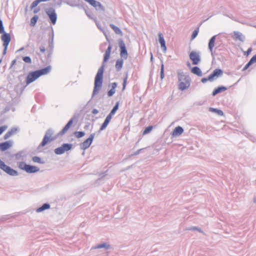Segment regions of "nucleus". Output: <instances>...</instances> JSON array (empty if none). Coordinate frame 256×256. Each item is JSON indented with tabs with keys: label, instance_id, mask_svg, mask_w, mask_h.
I'll return each instance as SVG.
<instances>
[{
	"label": "nucleus",
	"instance_id": "f257e3e1",
	"mask_svg": "<svg viewBox=\"0 0 256 256\" xmlns=\"http://www.w3.org/2000/svg\"><path fill=\"white\" fill-rule=\"evenodd\" d=\"M51 70L50 66H48L44 68L36 70L32 72H30L27 76L26 83L28 85L32 82L38 79L40 76L42 75L46 74H48Z\"/></svg>",
	"mask_w": 256,
	"mask_h": 256
},
{
	"label": "nucleus",
	"instance_id": "f03ea898",
	"mask_svg": "<svg viewBox=\"0 0 256 256\" xmlns=\"http://www.w3.org/2000/svg\"><path fill=\"white\" fill-rule=\"evenodd\" d=\"M104 65H102L98 70L94 80V86L92 95L94 96L98 92L101 88L102 83L103 72Z\"/></svg>",
	"mask_w": 256,
	"mask_h": 256
},
{
	"label": "nucleus",
	"instance_id": "7ed1b4c3",
	"mask_svg": "<svg viewBox=\"0 0 256 256\" xmlns=\"http://www.w3.org/2000/svg\"><path fill=\"white\" fill-rule=\"evenodd\" d=\"M178 80L179 82L178 88L181 90L188 89L190 84V78L183 72L178 73Z\"/></svg>",
	"mask_w": 256,
	"mask_h": 256
},
{
	"label": "nucleus",
	"instance_id": "20e7f679",
	"mask_svg": "<svg viewBox=\"0 0 256 256\" xmlns=\"http://www.w3.org/2000/svg\"><path fill=\"white\" fill-rule=\"evenodd\" d=\"M54 134L53 130H48L45 134V136L44 138V139L40 144L42 146H44L48 142L54 140H56L58 136H52Z\"/></svg>",
	"mask_w": 256,
	"mask_h": 256
},
{
	"label": "nucleus",
	"instance_id": "39448f33",
	"mask_svg": "<svg viewBox=\"0 0 256 256\" xmlns=\"http://www.w3.org/2000/svg\"><path fill=\"white\" fill-rule=\"evenodd\" d=\"M0 168L3 170L8 174L12 176H17L18 172L16 170L12 168L9 166L6 165L4 162L0 159Z\"/></svg>",
	"mask_w": 256,
	"mask_h": 256
},
{
	"label": "nucleus",
	"instance_id": "423d86ee",
	"mask_svg": "<svg viewBox=\"0 0 256 256\" xmlns=\"http://www.w3.org/2000/svg\"><path fill=\"white\" fill-rule=\"evenodd\" d=\"M72 148V144H64L61 146L54 150V152L56 154H62L64 152L70 150Z\"/></svg>",
	"mask_w": 256,
	"mask_h": 256
},
{
	"label": "nucleus",
	"instance_id": "0eeeda50",
	"mask_svg": "<svg viewBox=\"0 0 256 256\" xmlns=\"http://www.w3.org/2000/svg\"><path fill=\"white\" fill-rule=\"evenodd\" d=\"M46 12L48 16L52 23L55 24L57 20V15L55 10L53 8H50L46 10Z\"/></svg>",
	"mask_w": 256,
	"mask_h": 256
},
{
	"label": "nucleus",
	"instance_id": "6e6552de",
	"mask_svg": "<svg viewBox=\"0 0 256 256\" xmlns=\"http://www.w3.org/2000/svg\"><path fill=\"white\" fill-rule=\"evenodd\" d=\"M94 134H90V137L80 144V148L83 150H86V149L88 148L91 145L94 138Z\"/></svg>",
	"mask_w": 256,
	"mask_h": 256
},
{
	"label": "nucleus",
	"instance_id": "1a4fd4ad",
	"mask_svg": "<svg viewBox=\"0 0 256 256\" xmlns=\"http://www.w3.org/2000/svg\"><path fill=\"white\" fill-rule=\"evenodd\" d=\"M86 2H88L91 6L94 8L96 10L98 11L105 10L104 7L98 2L95 0H84Z\"/></svg>",
	"mask_w": 256,
	"mask_h": 256
},
{
	"label": "nucleus",
	"instance_id": "9d476101",
	"mask_svg": "<svg viewBox=\"0 0 256 256\" xmlns=\"http://www.w3.org/2000/svg\"><path fill=\"white\" fill-rule=\"evenodd\" d=\"M190 58L194 64H198L200 61V57L198 52H192L190 54Z\"/></svg>",
	"mask_w": 256,
	"mask_h": 256
},
{
	"label": "nucleus",
	"instance_id": "9b49d317",
	"mask_svg": "<svg viewBox=\"0 0 256 256\" xmlns=\"http://www.w3.org/2000/svg\"><path fill=\"white\" fill-rule=\"evenodd\" d=\"M118 44H119V46L120 49V56L122 58L126 59L128 57V53H127V51H126V48L125 46V44H124V42H123V40H120L119 41Z\"/></svg>",
	"mask_w": 256,
	"mask_h": 256
},
{
	"label": "nucleus",
	"instance_id": "f8f14e48",
	"mask_svg": "<svg viewBox=\"0 0 256 256\" xmlns=\"http://www.w3.org/2000/svg\"><path fill=\"white\" fill-rule=\"evenodd\" d=\"M222 74V71L220 69H216L209 76V81L212 82L218 78Z\"/></svg>",
	"mask_w": 256,
	"mask_h": 256
},
{
	"label": "nucleus",
	"instance_id": "ddd939ff",
	"mask_svg": "<svg viewBox=\"0 0 256 256\" xmlns=\"http://www.w3.org/2000/svg\"><path fill=\"white\" fill-rule=\"evenodd\" d=\"M12 144L13 142L12 140H8L4 142L0 143V150L2 151H5L12 146Z\"/></svg>",
	"mask_w": 256,
	"mask_h": 256
},
{
	"label": "nucleus",
	"instance_id": "4468645a",
	"mask_svg": "<svg viewBox=\"0 0 256 256\" xmlns=\"http://www.w3.org/2000/svg\"><path fill=\"white\" fill-rule=\"evenodd\" d=\"M1 39L4 42L3 46H8V44L10 41V34L6 32L2 33V35L1 36Z\"/></svg>",
	"mask_w": 256,
	"mask_h": 256
},
{
	"label": "nucleus",
	"instance_id": "2eb2a0df",
	"mask_svg": "<svg viewBox=\"0 0 256 256\" xmlns=\"http://www.w3.org/2000/svg\"><path fill=\"white\" fill-rule=\"evenodd\" d=\"M234 40H238L241 42H244L245 40V36L240 32L238 31H234L233 32Z\"/></svg>",
	"mask_w": 256,
	"mask_h": 256
},
{
	"label": "nucleus",
	"instance_id": "dca6fc26",
	"mask_svg": "<svg viewBox=\"0 0 256 256\" xmlns=\"http://www.w3.org/2000/svg\"><path fill=\"white\" fill-rule=\"evenodd\" d=\"M184 132V129L182 127L178 126L176 127L172 132V136L174 137H178L181 135Z\"/></svg>",
	"mask_w": 256,
	"mask_h": 256
},
{
	"label": "nucleus",
	"instance_id": "f3484780",
	"mask_svg": "<svg viewBox=\"0 0 256 256\" xmlns=\"http://www.w3.org/2000/svg\"><path fill=\"white\" fill-rule=\"evenodd\" d=\"M40 170V168L36 166L27 165L25 171L28 173H35Z\"/></svg>",
	"mask_w": 256,
	"mask_h": 256
},
{
	"label": "nucleus",
	"instance_id": "a211bd4d",
	"mask_svg": "<svg viewBox=\"0 0 256 256\" xmlns=\"http://www.w3.org/2000/svg\"><path fill=\"white\" fill-rule=\"evenodd\" d=\"M216 36H213L210 40L208 42V49L211 52L212 54L213 48L214 46V43L216 41Z\"/></svg>",
	"mask_w": 256,
	"mask_h": 256
},
{
	"label": "nucleus",
	"instance_id": "6ab92c4d",
	"mask_svg": "<svg viewBox=\"0 0 256 256\" xmlns=\"http://www.w3.org/2000/svg\"><path fill=\"white\" fill-rule=\"evenodd\" d=\"M191 72L194 74H195L199 76H201L202 75L201 70L198 66H194L192 68L191 70Z\"/></svg>",
	"mask_w": 256,
	"mask_h": 256
},
{
	"label": "nucleus",
	"instance_id": "aec40b11",
	"mask_svg": "<svg viewBox=\"0 0 256 256\" xmlns=\"http://www.w3.org/2000/svg\"><path fill=\"white\" fill-rule=\"evenodd\" d=\"M227 90L226 86H222L216 88L212 92V96H214L218 93L225 91Z\"/></svg>",
	"mask_w": 256,
	"mask_h": 256
},
{
	"label": "nucleus",
	"instance_id": "412c9836",
	"mask_svg": "<svg viewBox=\"0 0 256 256\" xmlns=\"http://www.w3.org/2000/svg\"><path fill=\"white\" fill-rule=\"evenodd\" d=\"M50 208V205L48 204H44L42 206L36 210V212H40L44 211L46 210L49 209Z\"/></svg>",
	"mask_w": 256,
	"mask_h": 256
},
{
	"label": "nucleus",
	"instance_id": "4be33fe9",
	"mask_svg": "<svg viewBox=\"0 0 256 256\" xmlns=\"http://www.w3.org/2000/svg\"><path fill=\"white\" fill-rule=\"evenodd\" d=\"M117 86L116 82H114L112 84V88L108 92V94L109 96H112L115 93V89Z\"/></svg>",
	"mask_w": 256,
	"mask_h": 256
},
{
	"label": "nucleus",
	"instance_id": "5701e85b",
	"mask_svg": "<svg viewBox=\"0 0 256 256\" xmlns=\"http://www.w3.org/2000/svg\"><path fill=\"white\" fill-rule=\"evenodd\" d=\"M110 248V245L107 243H102L94 246V248H104L108 250Z\"/></svg>",
	"mask_w": 256,
	"mask_h": 256
},
{
	"label": "nucleus",
	"instance_id": "b1692460",
	"mask_svg": "<svg viewBox=\"0 0 256 256\" xmlns=\"http://www.w3.org/2000/svg\"><path fill=\"white\" fill-rule=\"evenodd\" d=\"M209 111L212 112H214L218 114V116H223L224 112L222 110L213 108H210L208 109Z\"/></svg>",
	"mask_w": 256,
	"mask_h": 256
},
{
	"label": "nucleus",
	"instance_id": "393cba45",
	"mask_svg": "<svg viewBox=\"0 0 256 256\" xmlns=\"http://www.w3.org/2000/svg\"><path fill=\"white\" fill-rule=\"evenodd\" d=\"M123 63H124V62L122 59L118 60L116 62V68L118 70H120L122 68Z\"/></svg>",
	"mask_w": 256,
	"mask_h": 256
},
{
	"label": "nucleus",
	"instance_id": "a878e982",
	"mask_svg": "<svg viewBox=\"0 0 256 256\" xmlns=\"http://www.w3.org/2000/svg\"><path fill=\"white\" fill-rule=\"evenodd\" d=\"M110 26L116 34L122 35V30L118 26L112 24H110Z\"/></svg>",
	"mask_w": 256,
	"mask_h": 256
},
{
	"label": "nucleus",
	"instance_id": "bb28decb",
	"mask_svg": "<svg viewBox=\"0 0 256 256\" xmlns=\"http://www.w3.org/2000/svg\"><path fill=\"white\" fill-rule=\"evenodd\" d=\"M158 41L160 44H166L164 39V36L160 32H159L158 34Z\"/></svg>",
	"mask_w": 256,
	"mask_h": 256
},
{
	"label": "nucleus",
	"instance_id": "cd10ccee",
	"mask_svg": "<svg viewBox=\"0 0 256 256\" xmlns=\"http://www.w3.org/2000/svg\"><path fill=\"white\" fill-rule=\"evenodd\" d=\"M118 106H119V103H118V102H117L109 114H110V115L113 116L116 114L117 110H118Z\"/></svg>",
	"mask_w": 256,
	"mask_h": 256
},
{
	"label": "nucleus",
	"instance_id": "c85d7f7f",
	"mask_svg": "<svg viewBox=\"0 0 256 256\" xmlns=\"http://www.w3.org/2000/svg\"><path fill=\"white\" fill-rule=\"evenodd\" d=\"M27 164L24 162H20L18 163V167L22 170H25L27 166Z\"/></svg>",
	"mask_w": 256,
	"mask_h": 256
},
{
	"label": "nucleus",
	"instance_id": "c756f323",
	"mask_svg": "<svg viewBox=\"0 0 256 256\" xmlns=\"http://www.w3.org/2000/svg\"><path fill=\"white\" fill-rule=\"evenodd\" d=\"M186 230H198V232H202V233L203 232L202 230L200 228L196 226L188 227V228H186Z\"/></svg>",
	"mask_w": 256,
	"mask_h": 256
},
{
	"label": "nucleus",
	"instance_id": "7c9ffc66",
	"mask_svg": "<svg viewBox=\"0 0 256 256\" xmlns=\"http://www.w3.org/2000/svg\"><path fill=\"white\" fill-rule=\"evenodd\" d=\"M38 18L37 16H34L32 17L30 20V25L32 26H34L36 24Z\"/></svg>",
	"mask_w": 256,
	"mask_h": 256
},
{
	"label": "nucleus",
	"instance_id": "2f4dec72",
	"mask_svg": "<svg viewBox=\"0 0 256 256\" xmlns=\"http://www.w3.org/2000/svg\"><path fill=\"white\" fill-rule=\"evenodd\" d=\"M85 134V133L83 132H74V136L77 138H80L84 136Z\"/></svg>",
	"mask_w": 256,
	"mask_h": 256
},
{
	"label": "nucleus",
	"instance_id": "473e14b6",
	"mask_svg": "<svg viewBox=\"0 0 256 256\" xmlns=\"http://www.w3.org/2000/svg\"><path fill=\"white\" fill-rule=\"evenodd\" d=\"M70 126L66 125L64 128L62 130V131L58 134V135H62L65 134L68 130L70 128Z\"/></svg>",
	"mask_w": 256,
	"mask_h": 256
},
{
	"label": "nucleus",
	"instance_id": "72a5a7b5",
	"mask_svg": "<svg viewBox=\"0 0 256 256\" xmlns=\"http://www.w3.org/2000/svg\"><path fill=\"white\" fill-rule=\"evenodd\" d=\"M108 124H109V122L105 120L104 122L102 124V126L100 128V130H104L106 128V126H108Z\"/></svg>",
	"mask_w": 256,
	"mask_h": 256
},
{
	"label": "nucleus",
	"instance_id": "f704fd0d",
	"mask_svg": "<svg viewBox=\"0 0 256 256\" xmlns=\"http://www.w3.org/2000/svg\"><path fill=\"white\" fill-rule=\"evenodd\" d=\"M152 126H150L146 128L144 131L143 132V134H146L150 132L151 130H152Z\"/></svg>",
	"mask_w": 256,
	"mask_h": 256
},
{
	"label": "nucleus",
	"instance_id": "c9c22d12",
	"mask_svg": "<svg viewBox=\"0 0 256 256\" xmlns=\"http://www.w3.org/2000/svg\"><path fill=\"white\" fill-rule=\"evenodd\" d=\"M198 33V28L192 32V39L194 40V38H195L197 36Z\"/></svg>",
	"mask_w": 256,
	"mask_h": 256
},
{
	"label": "nucleus",
	"instance_id": "e433bc0d",
	"mask_svg": "<svg viewBox=\"0 0 256 256\" xmlns=\"http://www.w3.org/2000/svg\"><path fill=\"white\" fill-rule=\"evenodd\" d=\"M32 160L34 162H38V163H42L41 162V159L40 157L38 156H34L32 158Z\"/></svg>",
	"mask_w": 256,
	"mask_h": 256
},
{
	"label": "nucleus",
	"instance_id": "4c0bfd02",
	"mask_svg": "<svg viewBox=\"0 0 256 256\" xmlns=\"http://www.w3.org/2000/svg\"><path fill=\"white\" fill-rule=\"evenodd\" d=\"M22 60L26 63L30 64L32 62L31 58L29 56H24L22 58Z\"/></svg>",
	"mask_w": 256,
	"mask_h": 256
},
{
	"label": "nucleus",
	"instance_id": "58836bf2",
	"mask_svg": "<svg viewBox=\"0 0 256 256\" xmlns=\"http://www.w3.org/2000/svg\"><path fill=\"white\" fill-rule=\"evenodd\" d=\"M40 0H36L34 2H33L31 5V8H33L35 7H36L38 4H40Z\"/></svg>",
	"mask_w": 256,
	"mask_h": 256
},
{
	"label": "nucleus",
	"instance_id": "ea45409f",
	"mask_svg": "<svg viewBox=\"0 0 256 256\" xmlns=\"http://www.w3.org/2000/svg\"><path fill=\"white\" fill-rule=\"evenodd\" d=\"M4 27L3 26L2 22V20H0V34L4 33Z\"/></svg>",
	"mask_w": 256,
	"mask_h": 256
},
{
	"label": "nucleus",
	"instance_id": "a19ab883",
	"mask_svg": "<svg viewBox=\"0 0 256 256\" xmlns=\"http://www.w3.org/2000/svg\"><path fill=\"white\" fill-rule=\"evenodd\" d=\"M8 128V126H4L0 127V135L4 132Z\"/></svg>",
	"mask_w": 256,
	"mask_h": 256
},
{
	"label": "nucleus",
	"instance_id": "79ce46f5",
	"mask_svg": "<svg viewBox=\"0 0 256 256\" xmlns=\"http://www.w3.org/2000/svg\"><path fill=\"white\" fill-rule=\"evenodd\" d=\"M18 131V129L16 128H12L10 131H8L9 132H10L11 134L12 135L14 134H16Z\"/></svg>",
	"mask_w": 256,
	"mask_h": 256
},
{
	"label": "nucleus",
	"instance_id": "37998d69",
	"mask_svg": "<svg viewBox=\"0 0 256 256\" xmlns=\"http://www.w3.org/2000/svg\"><path fill=\"white\" fill-rule=\"evenodd\" d=\"M110 56V54H105L104 56V62H106Z\"/></svg>",
	"mask_w": 256,
	"mask_h": 256
},
{
	"label": "nucleus",
	"instance_id": "c03bdc74",
	"mask_svg": "<svg viewBox=\"0 0 256 256\" xmlns=\"http://www.w3.org/2000/svg\"><path fill=\"white\" fill-rule=\"evenodd\" d=\"M110 56V54H105L104 56V62H106Z\"/></svg>",
	"mask_w": 256,
	"mask_h": 256
},
{
	"label": "nucleus",
	"instance_id": "a18cd8bd",
	"mask_svg": "<svg viewBox=\"0 0 256 256\" xmlns=\"http://www.w3.org/2000/svg\"><path fill=\"white\" fill-rule=\"evenodd\" d=\"M12 136V135L11 134L10 132H7L5 134V135H4V138L5 140L8 139V138L10 136Z\"/></svg>",
	"mask_w": 256,
	"mask_h": 256
},
{
	"label": "nucleus",
	"instance_id": "49530a36",
	"mask_svg": "<svg viewBox=\"0 0 256 256\" xmlns=\"http://www.w3.org/2000/svg\"><path fill=\"white\" fill-rule=\"evenodd\" d=\"M111 50H112V46L110 45L108 46L107 50H106L105 54H110Z\"/></svg>",
	"mask_w": 256,
	"mask_h": 256
},
{
	"label": "nucleus",
	"instance_id": "de8ad7c7",
	"mask_svg": "<svg viewBox=\"0 0 256 256\" xmlns=\"http://www.w3.org/2000/svg\"><path fill=\"white\" fill-rule=\"evenodd\" d=\"M160 47H161L162 49V50L163 52L164 53L166 52V44H161L160 45Z\"/></svg>",
	"mask_w": 256,
	"mask_h": 256
},
{
	"label": "nucleus",
	"instance_id": "09e8293b",
	"mask_svg": "<svg viewBox=\"0 0 256 256\" xmlns=\"http://www.w3.org/2000/svg\"><path fill=\"white\" fill-rule=\"evenodd\" d=\"M160 47H161L162 49V50L163 52L164 53L166 52V44H161L160 45Z\"/></svg>",
	"mask_w": 256,
	"mask_h": 256
},
{
	"label": "nucleus",
	"instance_id": "8fccbe9b",
	"mask_svg": "<svg viewBox=\"0 0 256 256\" xmlns=\"http://www.w3.org/2000/svg\"><path fill=\"white\" fill-rule=\"evenodd\" d=\"M112 116L110 115V114H108V115L106 116L105 120L110 122V120H112Z\"/></svg>",
	"mask_w": 256,
	"mask_h": 256
},
{
	"label": "nucleus",
	"instance_id": "3c124183",
	"mask_svg": "<svg viewBox=\"0 0 256 256\" xmlns=\"http://www.w3.org/2000/svg\"><path fill=\"white\" fill-rule=\"evenodd\" d=\"M251 60V62H252L253 63H254L256 62V54L250 60Z\"/></svg>",
	"mask_w": 256,
	"mask_h": 256
},
{
	"label": "nucleus",
	"instance_id": "603ef678",
	"mask_svg": "<svg viewBox=\"0 0 256 256\" xmlns=\"http://www.w3.org/2000/svg\"><path fill=\"white\" fill-rule=\"evenodd\" d=\"M208 80H209V76H208V78H202V80H201V82H202V83H205L206 82H207Z\"/></svg>",
	"mask_w": 256,
	"mask_h": 256
},
{
	"label": "nucleus",
	"instance_id": "864d4df0",
	"mask_svg": "<svg viewBox=\"0 0 256 256\" xmlns=\"http://www.w3.org/2000/svg\"><path fill=\"white\" fill-rule=\"evenodd\" d=\"M126 80H127V77H126L124 80V82H123V88H122V89L123 90H124L125 89V88H126Z\"/></svg>",
	"mask_w": 256,
	"mask_h": 256
},
{
	"label": "nucleus",
	"instance_id": "5fc2aeb1",
	"mask_svg": "<svg viewBox=\"0 0 256 256\" xmlns=\"http://www.w3.org/2000/svg\"><path fill=\"white\" fill-rule=\"evenodd\" d=\"M73 122V120L72 119H71L69 120V122L67 123V124H66V126H70L72 124Z\"/></svg>",
	"mask_w": 256,
	"mask_h": 256
},
{
	"label": "nucleus",
	"instance_id": "6e6d98bb",
	"mask_svg": "<svg viewBox=\"0 0 256 256\" xmlns=\"http://www.w3.org/2000/svg\"><path fill=\"white\" fill-rule=\"evenodd\" d=\"M252 50V48H249L248 50L246 51V56L249 55V54H250V52H251Z\"/></svg>",
	"mask_w": 256,
	"mask_h": 256
},
{
	"label": "nucleus",
	"instance_id": "4d7b16f0",
	"mask_svg": "<svg viewBox=\"0 0 256 256\" xmlns=\"http://www.w3.org/2000/svg\"><path fill=\"white\" fill-rule=\"evenodd\" d=\"M4 46V51H3V54L4 55L6 53V50H7L8 46Z\"/></svg>",
	"mask_w": 256,
	"mask_h": 256
},
{
	"label": "nucleus",
	"instance_id": "13d9d810",
	"mask_svg": "<svg viewBox=\"0 0 256 256\" xmlns=\"http://www.w3.org/2000/svg\"><path fill=\"white\" fill-rule=\"evenodd\" d=\"M93 114H96L98 113V110L96 109H94L92 111Z\"/></svg>",
	"mask_w": 256,
	"mask_h": 256
},
{
	"label": "nucleus",
	"instance_id": "bf43d9fd",
	"mask_svg": "<svg viewBox=\"0 0 256 256\" xmlns=\"http://www.w3.org/2000/svg\"><path fill=\"white\" fill-rule=\"evenodd\" d=\"M40 51L42 52H45V48L44 46H42L40 48Z\"/></svg>",
	"mask_w": 256,
	"mask_h": 256
},
{
	"label": "nucleus",
	"instance_id": "052dcab7",
	"mask_svg": "<svg viewBox=\"0 0 256 256\" xmlns=\"http://www.w3.org/2000/svg\"><path fill=\"white\" fill-rule=\"evenodd\" d=\"M164 77V72H160V79L162 80Z\"/></svg>",
	"mask_w": 256,
	"mask_h": 256
},
{
	"label": "nucleus",
	"instance_id": "680f3d73",
	"mask_svg": "<svg viewBox=\"0 0 256 256\" xmlns=\"http://www.w3.org/2000/svg\"><path fill=\"white\" fill-rule=\"evenodd\" d=\"M250 66L249 64H246L244 68H243V70H246V69L248 68Z\"/></svg>",
	"mask_w": 256,
	"mask_h": 256
},
{
	"label": "nucleus",
	"instance_id": "e2e57ef3",
	"mask_svg": "<svg viewBox=\"0 0 256 256\" xmlns=\"http://www.w3.org/2000/svg\"><path fill=\"white\" fill-rule=\"evenodd\" d=\"M160 72H164V66L163 64H162L161 66Z\"/></svg>",
	"mask_w": 256,
	"mask_h": 256
},
{
	"label": "nucleus",
	"instance_id": "0e129e2a",
	"mask_svg": "<svg viewBox=\"0 0 256 256\" xmlns=\"http://www.w3.org/2000/svg\"><path fill=\"white\" fill-rule=\"evenodd\" d=\"M16 60H13L12 62V66L16 64Z\"/></svg>",
	"mask_w": 256,
	"mask_h": 256
},
{
	"label": "nucleus",
	"instance_id": "69168bd1",
	"mask_svg": "<svg viewBox=\"0 0 256 256\" xmlns=\"http://www.w3.org/2000/svg\"><path fill=\"white\" fill-rule=\"evenodd\" d=\"M142 150V149H140L138 150V151H136L135 153H134V154H138L140 152V151Z\"/></svg>",
	"mask_w": 256,
	"mask_h": 256
},
{
	"label": "nucleus",
	"instance_id": "338daca9",
	"mask_svg": "<svg viewBox=\"0 0 256 256\" xmlns=\"http://www.w3.org/2000/svg\"><path fill=\"white\" fill-rule=\"evenodd\" d=\"M24 49V48H22L20 49H19L18 50L17 52H20V51H22Z\"/></svg>",
	"mask_w": 256,
	"mask_h": 256
},
{
	"label": "nucleus",
	"instance_id": "774afa93",
	"mask_svg": "<svg viewBox=\"0 0 256 256\" xmlns=\"http://www.w3.org/2000/svg\"><path fill=\"white\" fill-rule=\"evenodd\" d=\"M254 202L256 204V196L254 198Z\"/></svg>",
	"mask_w": 256,
	"mask_h": 256
}]
</instances>
